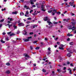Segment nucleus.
<instances>
[{"label": "nucleus", "instance_id": "nucleus-26", "mask_svg": "<svg viewBox=\"0 0 76 76\" xmlns=\"http://www.w3.org/2000/svg\"><path fill=\"white\" fill-rule=\"evenodd\" d=\"M42 72H44L45 73L46 72V70L44 69H42Z\"/></svg>", "mask_w": 76, "mask_h": 76}, {"label": "nucleus", "instance_id": "nucleus-46", "mask_svg": "<svg viewBox=\"0 0 76 76\" xmlns=\"http://www.w3.org/2000/svg\"><path fill=\"white\" fill-rule=\"evenodd\" d=\"M10 21H13V19H12V18H11L10 19Z\"/></svg>", "mask_w": 76, "mask_h": 76}, {"label": "nucleus", "instance_id": "nucleus-59", "mask_svg": "<svg viewBox=\"0 0 76 76\" xmlns=\"http://www.w3.org/2000/svg\"><path fill=\"white\" fill-rule=\"evenodd\" d=\"M54 19L55 20H57V18H56V17H54Z\"/></svg>", "mask_w": 76, "mask_h": 76}, {"label": "nucleus", "instance_id": "nucleus-48", "mask_svg": "<svg viewBox=\"0 0 76 76\" xmlns=\"http://www.w3.org/2000/svg\"><path fill=\"white\" fill-rule=\"evenodd\" d=\"M33 12V10H31L30 11V13H31V12Z\"/></svg>", "mask_w": 76, "mask_h": 76}, {"label": "nucleus", "instance_id": "nucleus-5", "mask_svg": "<svg viewBox=\"0 0 76 76\" xmlns=\"http://www.w3.org/2000/svg\"><path fill=\"white\" fill-rule=\"evenodd\" d=\"M44 20L45 21H47V20H49V21H50V19L49 18H48V17H46L44 18Z\"/></svg>", "mask_w": 76, "mask_h": 76}, {"label": "nucleus", "instance_id": "nucleus-4", "mask_svg": "<svg viewBox=\"0 0 76 76\" xmlns=\"http://www.w3.org/2000/svg\"><path fill=\"white\" fill-rule=\"evenodd\" d=\"M24 56H25V58H26V60H28V58H31V57H30V56H29L28 55L26 54H24Z\"/></svg>", "mask_w": 76, "mask_h": 76}, {"label": "nucleus", "instance_id": "nucleus-30", "mask_svg": "<svg viewBox=\"0 0 76 76\" xmlns=\"http://www.w3.org/2000/svg\"><path fill=\"white\" fill-rule=\"evenodd\" d=\"M4 20V19H3L2 20H1L0 22H3Z\"/></svg>", "mask_w": 76, "mask_h": 76}, {"label": "nucleus", "instance_id": "nucleus-29", "mask_svg": "<svg viewBox=\"0 0 76 76\" xmlns=\"http://www.w3.org/2000/svg\"><path fill=\"white\" fill-rule=\"evenodd\" d=\"M70 7V5H67L66 6H65V7Z\"/></svg>", "mask_w": 76, "mask_h": 76}, {"label": "nucleus", "instance_id": "nucleus-61", "mask_svg": "<svg viewBox=\"0 0 76 76\" xmlns=\"http://www.w3.org/2000/svg\"><path fill=\"white\" fill-rule=\"evenodd\" d=\"M66 67H64V70H66Z\"/></svg>", "mask_w": 76, "mask_h": 76}, {"label": "nucleus", "instance_id": "nucleus-54", "mask_svg": "<svg viewBox=\"0 0 76 76\" xmlns=\"http://www.w3.org/2000/svg\"><path fill=\"white\" fill-rule=\"evenodd\" d=\"M52 73H53V75H54V72L52 71Z\"/></svg>", "mask_w": 76, "mask_h": 76}, {"label": "nucleus", "instance_id": "nucleus-2", "mask_svg": "<svg viewBox=\"0 0 76 76\" xmlns=\"http://www.w3.org/2000/svg\"><path fill=\"white\" fill-rule=\"evenodd\" d=\"M20 20H19L18 21V26L19 27L23 26H24V23H20Z\"/></svg>", "mask_w": 76, "mask_h": 76}, {"label": "nucleus", "instance_id": "nucleus-13", "mask_svg": "<svg viewBox=\"0 0 76 76\" xmlns=\"http://www.w3.org/2000/svg\"><path fill=\"white\" fill-rule=\"evenodd\" d=\"M23 40H24V42H27L28 41H29V39H23Z\"/></svg>", "mask_w": 76, "mask_h": 76}, {"label": "nucleus", "instance_id": "nucleus-34", "mask_svg": "<svg viewBox=\"0 0 76 76\" xmlns=\"http://www.w3.org/2000/svg\"><path fill=\"white\" fill-rule=\"evenodd\" d=\"M39 48V47H37L35 48L36 50H38Z\"/></svg>", "mask_w": 76, "mask_h": 76}, {"label": "nucleus", "instance_id": "nucleus-60", "mask_svg": "<svg viewBox=\"0 0 76 76\" xmlns=\"http://www.w3.org/2000/svg\"><path fill=\"white\" fill-rule=\"evenodd\" d=\"M29 26V25H27L26 26V28H27V27H28V26Z\"/></svg>", "mask_w": 76, "mask_h": 76}, {"label": "nucleus", "instance_id": "nucleus-42", "mask_svg": "<svg viewBox=\"0 0 76 76\" xmlns=\"http://www.w3.org/2000/svg\"><path fill=\"white\" fill-rule=\"evenodd\" d=\"M51 12H52V10H51L48 11V13H51Z\"/></svg>", "mask_w": 76, "mask_h": 76}, {"label": "nucleus", "instance_id": "nucleus-25", "mask_svg": "<svg viewBox=\"0 0 76 76\" xmlns=\"http://www.w3.org/2000/svg\"><path fill=\"white\" fill-rule=\"evenodd\" d=\"M70 45H73V42H71L69 43Z\"/></svg>", "mask_w": 76, "mask_h": 76}, {"label": "nucleus", "instance_id": "nucleus-31", "mask_svg": "<svg viewBox=\"0 0 76 76\" xmlns=\"http://www.w3.org/2000/svg\"><path fill=\"white\" fill-rule=\"evenodd\" d=\"M57 71L58 72H59V73H60L61 72V70L60 69H57Z\"/></svg>", "mask_w": 76, "mask_h": 76}, {"label": "nucleus", "instance_id": "nucleus-38", "mask_svg": "<svg viewBox=\"0 0 76 76\" xmlns=\"http://www.w3.org/2000/svg\"><path fill=\"white\" fill-rule=\"evenodd\" d=\"M53 23H54V24H57V23H58V22H54Z\"/></svg>", "mask_w": 76, "mask_h": 76}, {"label": "nucleus", "instance_id": "nucleus-3", "mask_svg": "<svg viewBox=\"0 0 76 76\" xmlns=\"http://www.w3.org/2000/svg\"><path fill=\"white\" fill-rule=\"evenodd\" d=\"M53 12H52V15H54L56 13V14L57 15H60V14H61V12H57L56 10H53Z\"/></svg>", "mask_w": 76, "mask_h": 76}, {"label": "nucleus", "instance_id": "nucleus-50", "mask_svg": "<svg viewBox=\"0 0 76 76\" xmlns=\"http://www.w3.org/2000/svg\"><path fill=\"white\" fill-rule=\"evenodd\" d=\"M76 70V67H75L74 69H73V71H75V70Z\"/></svg>", "mask_w": 76, "mask_h": 76}, {"label": "nucleus", "instance_id": "nucleus-44", "mask_svg": "<svg viewBox=\"0 0 76 76\" xmlns=\"http://www.w3.org/2000/svg\"><path fill=\"white\" fill-rule=\"evenodd\" d=\"M3 26V24H0V28H1V26Z\"/></svg>", "mask_w": 76, "mask_h": 76}, {"label": "nucleus", "instance_id": "nucleus-21", "mask_svg": "<svg viewBox=\"0 0 76 76\" xmlns=\"http://www.w3.org/2000/svg\"><path fill=\"white\" fill-rule=\"evenodd\" d=\"M12 14H15V15H16V14H17V12L15 11L14 12H12Z\"/></svg>", "mask_w": 76, "mask_h": 76}, {"label": "nucleus", "instance_id": "nucleus-18", "mask_svg": "<svg viewBox=\"0 0 76 76\" xmlns=\"http://www.w3.org/2000/svg\"><path fill=\"white\" fill-rule=\"evenodd\" d=\"M24 8H26V9H29V7L26 5L24 6Z\"/></svg>", "mask_w": 76, "mask_h": 76}, {"label": "nucleus", "instance_id": "nucleus-45", "mask_svg": "<svg viewBox=\"0 0 76 76\" xmlns=\"http://www.w3.org/2000/svg\"><path fill=\"white\" fill-rule=\"evenodd\" d=\"M19 33H20V31H17V34H19Z\"/></svg>", "mask_w": 76, "mask_h": 76}, {"label": "nucleus", "instance_id": "nucleus-28", "mask_svg": "<svg viewBox=\"0 0 76 76\" xmlns=\"http://www.w3.org/2000/svg\"><path fill=\"white\" fill-rule=\"evenodd\" d=\"M27 38L28 39H31V38H32V37H28Z\"/></svg>", "mask_w": 76, "mask_h": 76}, {"label": "nucleus", "instance_id": "nucleus-47", "mask_svg": "<svg viewBox=\"0 0 76 76\" xmlns=\"http://www.w3.org/2000/svg\"><path fill=\"white\" fill-rule=\"evenodd\" d=\"M33 7H36V6L35 5H33L32 6Z\"/></svg>", "mask_w": 76, "mask_h": 76}, {"label": "nucleus", "instance_id": "nucleus-32", "mask_svg": "<svg viewBox=\"0 0 76 76\" xmlns=\"http://www.w3.org/2000/svg\"><path fill=\"white\" fill-rule=\"evenodd\" d=\"M48 50L49 51H51V48L49 47L48 48Z\"/></svg>", "mask_w": 76, "mask_h": 76}, {"label": "nucleus", "instance_id": "nucleus-17", "mask_svg": "<svg viewBox=\"0 0 76 76\" xmlns=\"http://www.w3.org/2000/svg\"><path fill=\"white\" fill-rule=\"evenodd\" d=\"M6 73H7V74H9L10 73V71L8 70L5 72Z\"/></svg>", "mask_w": 76, "mask_h": 76}, {"label": "nucleus", "instance_id": "nucleus-63", "mask_svg": "<svg viewBox=\"0 0 76 76\" xmlns=\"http://www.w3.org/2000/svg\"><path fill=\"white\" fill-rule=\"evenodd\" d=\"M30 49H31V50H32V49H33L32 47L31 46V47H30Z\"/></svg>", "mask_w": 76, "mask_h": 76}, {"label": "nucleus", "instance_id": "nucleus-24", "mask_svg": "<svg viewBox=\"0 0 76 76\" xmlns=\"http://www.w3.org/2000/svg\"><path fill=\"white\" fill-rule=\"evenodd\" d=\"M6 65H7V66H10V64L9 63H7L6 64Z\"/></svg>", "mask_w": 76, "mask_h": 76}, {"label": "nucleus", "instance_id": "nucleus-19", "mask_svg": "<svg viewBox=\"0 0 76 76\" xmlns=\"http://www.w3.org/2000/svg\"><path fill=\"white\" fill-rule=\"evenodd\" d=\"M20 16H23L24 15V13L23 12H20Z\"/></svg>", "mask_w": 76, "mask_h": 76}, {"label": "nucleus", "instance_id": "nucleus-39", "mask_svg": "<svg viewBox=\"0 0 76 76\" xmlns=\"http://www.w3.org/2000/svg\"><path fill=\"white\" fill-rule=\"evenodd\" d=\"M31 19H32L30 18H27V20H31Z\"/></svg>", "mask_w": 76, "mask_h": 76}, {"label": "nucleus", "instance_id": "nucleus-12", "mask_svg": "<svg viewBox=\"0 0 76 76\" xmlns=\"http://www.w3.org/2000/svg\"><path fill=\"white\" fill-rule=\"evenodd\" d=\"M29 13L28 12V11H27L26 12V14H25V16L26 17H28L29 16H28V14H29Z\"/></svg>", "mask_w": 76, "mask_h": 76}, {"label": "nucleus", "instance_id": "nucleus-23", "mask_svg": "<svg viewBox=\"0 0 76 76\" xmlns=\"http://www.w3.org/2000/svg\"><path fill=\"white\" fill-rule=\"evenodd\" d=\"M1 42H2V43H5V41H3L2 40H1Z\"/></svg>", "mask_w": 76, "mask_h": 76}, {"label": "nucleus", "instance_id": "nucleus-51", "mask_svg": "<svg viewBox=\"0 0 76 76\" xmlns=\"http://www.w3.org/2000/svg\"><path fill=\"white\" fill-rule=\"evenodd\" d=\"M30 23V22H26V23H27V24H29V23Z\"/></svg>", "mask_w": 76, "mask_h": 76}, {"label": "nucleus", "instance_id": "nucleus-40", "mask_svg": "<svg viewBox=\"0 0 76 76\" xmlns=\"http://www.w3.org/2000/svg\"><path fill=\"white\" fill-rule=\"evenodd\" d=\"M34 33L32 32H30V35H32Z\"/></svg>", "mask_w": 76, "mask_h": 76}, {"label": "nucleus", "instance_id": "nucleus-1", "mask_svg": "<svg viewBox=\"0 0 76 76\" xmlns=\"http://www.w3.org/2000/svg\"><path fill=\"white\" fill-rule=\"evenodd\" d=\"M75 24H76V23H74L73 22L71 23H70L71 25L68 27L69 29H72V31L75 30L76 29V27L75 26Z\"/></svg>", "mask_w": 76, "mask_h": 76}, {"label": "nucleus", "instance_id": "nucleus-10", "mask_svg": "<svg viewBox=\"0 0 76 76\" xmlns=\"http://www.w3.org/2000/svg\"><path fill=\"white\" fill-rule=\"evenodd\" d=\"M35 1H36V0H30V3L31 4H34V2Z\"/></svg>", "mask_w": 76, "mask_h": 76}, {"label": "nucleus", "instance_id": "nucleus-20", "mask_svg": "<svg viewBox=\"0 0 76 76\" xmlns=\"http://www.w3.org/2000/svg\"><path fill=\"white\" fill-rule=\"evenodd\" d=\"M67 56H68L69 57H70V56H71V55L70 54V53H68L67 55Z\"/></svg>", "mask_w": 76, "mask_h": 76}, {"label": "nucleus", "instance_id": "nucleus-62", "mask_svg": "<svg viewBox=\"0 0 76 76\" xmlns=\"http://www.w3.org/2000/svg\"><path fill=\"white\" fill-rule=\"evenodd\" d=\"M57 44H58V45H59L60 44V42H57Z\"/></svg>", "mask_w": 76, "mask_h": 76}, {"label": "nucleus", "instance_id": "nucleus-57", "mask_svg": "<svg viewBox=\"0 0 76 76\" xmlns=\"http://www.w3.org/2000/svg\"><path fill=\"white\" fill-rule=\"evenodd\" d=\"M70 65L71 66H73V64H70Z\"/></svg>", "mask_w": 76, "mask_h": 76}, {"label": "nucleus", "instance_id": "nucleus-33", "mask_svg": "<svg viewBox=\"0 0 76 76\" xmlns=\"http://www.w3.org/2000/svg\"><path fill=\"white\" fill-rule=\"evenodd\" d=\"M69 4H70L71 6H73V4H71V2H70L69 3Z\"/></svg>", "mask_w": 76, "mask_h": 76}, {"label": "nucleus", "instance_id": "nucleus-53", "mask_svg": "<svg viewBox=\"0 0 76 76\" xmlns=\"http://www.w3.org/2000/svg\"><path fill=\"white\" fill-rule=\"evenodd\" d=\"M63 4H64V3H62L61 4V5L62 6H63Z\"/></svg>", "mask_w": 76, "mask_h": 76}, {"label": "nucleus", "instance_id": "nucleus-56", "mask_svg": "<svg viewBox=\"0 0 76 76\" xmlns=\"http://www.w3.org/2000/svg\"><path fill=\"white\" fill-rule=\"evenodd\" d=\"M74 3H75L74 2H71V4H73Z\"/></svg>", "mask_w": 76, "mask_h": 76}, {"label": "nucleus", "instance_id": "nucleus-14", "mask_svg": "<svg viewBox=\"0 0 76 76\" xmlns=\"http://www.w3.org/2000/svg\"><path fill=\"white\" fill-rule=\"evenodd\" d=\"M23 34L24 35H27V32H26L25 31H23Z\"/></svg>", "mask_w": 76, "mask_h": 76}, {"label": "nucleus", "instance_id": "nucleus-52", "mask_svg": "<svg viewBox=\"0 0 76 76\" xmlns=\"http://www.w3.org/2000/svg\"><path fill=\"white\" fill-rule=\"evenodd\" d=\"M67 41H70V38H68L67 39Z\"/></svg>", "mask_w": 76, "mask_h": 76}, {"label": "nucleus", "instance_id": "nucleus-9", "mask_svg": "<svg viewBox=\"0 0 76 76\" xmlns=\"http://www.w3.org/2000/svg\"><path fill=\"white\" fill-rule=\"evenodd\" d=\"M13 27L14 28V29H12V31H14L15 30L17 29V26H16L15 25V23H14V24H13Z\"/></svg>", "mask_w": 76, "mask_h": 76}, {"label": "nucleus", "instance_id": "nucleus-64", "mask_svg": "<svg viewBox=\"0 0 76 76\" xmlns=\"http://www.w3.org/2000/svg\"><path fill=\"white\" fill-rule=\"evenodd\" d=\"M67 64H70V62H67Z\"/></svg>", "mask_w": 76, "mask_h": 76}, {"label": "nucleus", "instance_id": "nucleus-7", "mask_svg": "<svg viewBox=\"0 0 76 76\" xmlns=\"http://www.w3.org/2000/svg\"><path fill=\"white\" fill-rule=\"evenodd\" d=\"M63 47H64L63 45H60V47H59V49H60V50H64V48H63Z\"/></svg>", "mask_w": 76, "mask_h": 76}, {"label": "nucleus", "instance_id": "nucleus-15", "mask_svg": "<svg viewBox=\"0 0 76 76\" xmlns=\"http://www.w3.org/2000/svg\"><path fill=\"white\" fill-rule=\"evenodd\" d=\"M47 23H49L48 25H52V23L51 22L49 21H47Z\"/></svg>", "mask_w": 76, "mask_h": 76}, {"label": "nucleus", "instance_id": "nucleus-37", "mask_svg": "<svg viewBox=\"0 0 76 76\" xmlns=\"http://www.w3.org/2000/svg\"><path fill=\"white\" fill-rule=\"evenodd\" d=\"M45 41H47V40H48V39H47V38L45 37Z\"/></svg>", "mask_w": 76, "mask_h": 76}, {"label": "nucleus", "instance_id": "nucleus-8", "mask_svg": "<svg viewBox=\"0 0 76 76\" xmlns=\"http://www.w3.org/2000/svg\"><path fill=\"white\" fill-rule=\"evenodd\" d=\"M42 10L43 11V12H45V7H44V6L43 5H42Z\"/></svg>", "mask_w": 76, "mask_h": 76}, {"label": "nucleus", "instance_id": "nucleus-58", "mask_svg": "<svg viewBox=\"0 0 76 76\" xmlns=\"http://www.w3.org/2000/svg\"><path fill=\"white\" fill-rule=\"evenodd\" d=\"M2 34H3L4 35H5V34H6V33H5V32H3V33H2Z\"/></svg>", "mask_w": 76, "mask_h": 76}, {"label": "nucleus", "instance_id": "nucleus-35", "mask_svg": "<svg viewBox=\"0 0 76 76\" xmlns=\"http://www.w3.org/2000/svg\"><path fill=\"white\" fill-rule=\"evenodd\" d=\"M37 25H34V26L33 27V28H35V27H37Z\"/></svg>", "mask_w": 76, "mask_h": 76}, {"label": "nucleus", "instance_id": "nucleus-36", "mask_svg": "<svg viewBox=\"0 0 76 76\" xmlns=\"http://www.w3.org/2000/svg\"><path fill=\"white\" fill-rule=\"evenodd\" d=\"M69 74H72V70H70L69 71Z\"/></svg>", "mask_w": 76, "mask_h": 76}, {"label": "nucleus", "instance_id": "nucleus-49", "mask_svg": "<svg viewBox=\"0 0 76 76\" xmlns=\"http://www.w3.org/2000/svg\"><path fill=\"white\" fill-rule=\"evenodd\" d=\"M74 34H76V30H75L74 31Z\"/></svg>", "mask_w": 76, "mask_h": 76}, {"label": "nucleus", "instance_id": "nucleus-11", "mask_svg": "<svg viewBox=\"0 0 76 76\" xmlns=\"http://www.w3.org/2000/svg\"><path fill=\"white\" fill-rule=\"evenodd\" d=\"M36 5H37V7H41V4H36Z\"/></svg>", "mask_w": 76, "mask_h": 76}, {"label": "nucleus", "instance_id": "nucleus-16", "mask_svg": "<svg viewBox=\"0 0 76 76\" xmlns=\"http://www.w3.org/2000/svg\"><path fill=\"white\" fill-rule=\"evenodd\" d=\"M14 23H12V24H11V25H10L8 26V27H9V28H12V25H13Z\"/></svg>", "mask_w": 76, "mask_h": 76}, {"label": "nucleus", "instance_id": "nucleus-43", "mask_svg": "<svg viewBox=\"0 0 76 76\" xmlns=\"http://www.w3.org/2000/svg\"><path fill=\"white\" fill-rule=\"evenodd\" d=\"M37 41H34L33 42V43H34V44H35V43H37Z\"/></svg>", "mask_w": 76, "mask_h": 76}, {"label": "nucleus", "instance_id": "nucleus-55", "mask_svg": "<svg viewBox=\"0 0 76 76\" xmlns=\"http://www.w3.org/2000/svg\"><path fill=\"white\" fill-rule=\"evenodd\" d=\"M68 36H69V37H70L71 35L70 34H67Z\"/></svg>", "mask_w": 76, "mask_h": 76}, {"label": "nucleus", "instance_id": "nucleus-27", "mask_svg": "<svg viewBox=\"0 0 76 76\" xmlns=\"http://www.w3.org/2000/svg\"><path fill=\"white\" fill-rule=\"evenodd\" d=\"M67 50H68V51L69 52H70L71 51L70 49H67Z\"/></svg>", "mask_w": 76, "mask_h": 76}, {"label": "nucleus", "instance_id": "nucleus-41", "mask_svg": "<svg viewBox=\"0 0 76 76\" xmlns=\"http://www.w3.org/2000/svg\"><path fill=\"white\" fill-rule=\"evenodd\" d=\"M69 20V18H68L67 19H66V22H68V21Z\"/></svg>", "mask_w": 76, "mask_h": 76}, {"label": "nucleus", "instance_id": "nucleus-22", "mask_svg": "<svg viewBox=\"0 0 76 76\" xmlns=\"http://www.w3.org/2000/svg\"><path fill=\"white\" fill-rule=\"evenodd\" d=\"M5 41H9V37H7L5 39Z\"/></svg>", "mask_w": 76, "mask_h": 76}, {"label": "nucleus", "instance_id": "nucleus-6", "mask_svg": "<svg viewBox=\"0 0 76 76\" xmlns=\"http://www.w3.org/2000/svg\"><path fill=\"white\" fill-rule=\"evenodd\" d=\"M11 33H12V32H8L7 33L8 35L9 34H10V36H13V35H15V34H14V33H12L11 34Z\"/></svg>", "mask_w": 76, "mask_h": 76}]
</instances>
